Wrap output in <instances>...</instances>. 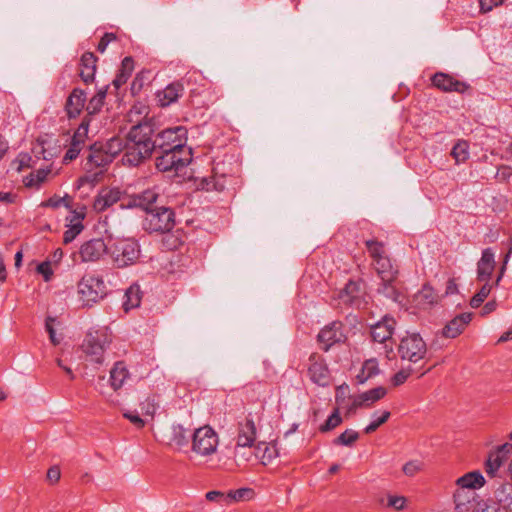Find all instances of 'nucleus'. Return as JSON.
I'll use <instances>...</instances> for the list:
<instances>
[{
	"label": "nucleus",
	"instance_id": "nucleus-1",
	"mask_svg": "<svg viewBox=\"0 0 512 512\" xmlns=\"http://www.w3.org/2000/svg\"><path fill=\"white\" fill-rule=\"evenodd\" d=\"M154 133V125L151 122L146 121L131 127L126 136L125 153L121 159L124 166L137 167L150 159L155 151Z\"/></svg>",
	"mask_w": 512,
	"mask_h": 512
},
{
	"label": "nucleus",
	"instance_id": "nucleus-2",
	"mask_svg": "<svg viewBox=\"0 0 512 512\" xmlns=\"http://www.w3.org/2000/svg\"><path fill=\"white\" fill-rule=\"evenodd\" d=\"M140 245L132 238H119L111 241L108 254L117 268L135 264L140 257Z\"/></svg>",
	"mask_w": 512,
	"mask_h": 512
},
{
	"label": "nucleus",
	"instance_id": "nucleus-3",
	"mask_svg": "<svg viewBox=\"0 0 512 512\" xmlns=\"http://www.w3.org/2000/svg\"><path fill=\"white\" fill-rule=\"evenodd\" d=\"M175 225V214L172 209L160 206L148 210L143 220V228L149 233H166Z\"/></svg>",
	"mask_w": 512,
	"mask_h": 512
},
{
	"label": "nucleus",
	"instance_id": "nucleus-4",
	"mask_svg": "<svg viewBox=\"0 0 512 512\" xmlns=\"http://www.w3.org/2000/svg\"><path fill=\"white\" fill-rule=\"evenodd\" d=\"M219 436L209 425L195 429L192 434L191 449L200 456H210L217 451Z\"/></svg>",
	"mask_w": 512,
	"mask_h": 512
},
{
	"label": "nucleus",
	"instance_id": "nucleus-5",
	"mask_svg": "<svg viewBox=\"0 0 512 512\" xmlns=\"http://www.w3.org/2000/svg\"><path fill=\"white\" fill-rule=\"evenodd\" d=\"M78 293L83 304L91 306L106 296L107 289L101 277L85 275L78 283Z\"/></svg>",
	"mask_w": 512,
	"mask_h": 512
},
{
	"label": "nucleus",
	"instance_id": "nucleus-6",
	"mask_svg": "<svg viewBox=\"0 0 512 512\" xmlns=\"http://www.w3.org/2000/svg\"><path fill=\"white\" fill-rule=\"evenodd\" d=\"M110 343L111 338L106 331L89 332L83 341L82 350L90 361L102 364L105 350Z\"/></svg>",
	"mask_w": 512,
	"mask_h": 512
},
{
	"label": "nucleus",
	"instance_id": "nucleus-7",
	"mask_svg": "<svg viewBox=\"0 0 512 512\" xmlns=\"http://www.w3.org/2000/svg\"><path fill=\"white\" fill-rule=\"evenodd\" d=\"M398 353L402 360L418 363L425 358L427 345L420 334H407L398 345Z\"/></svg>",
	"mask_w": 512,
	"mask_h": 512
},
{
	"label": "nucleus",
	"instance_id": "nucleus-8",
	"mask_svg": "<svg viewBox=\"0 0 512 512\" xmlns=\"http://www.w3.org/2000/svg\"><path fill=\"white\" fill-rule=\"evenodd\" d=\"M186 142V129L182 126L174 128H168L153 137V143H155V151H176L181 149H187L185 147Z\"/></svg>",
	"mask_w": 512,
	"mask_h": 512
},
{
	"label": "nucleus",
	"instance_id": "nucleus-9",
	"mask_svg": "<svg viewBox=\"0 0 512 512\" xmlns=\"http://www.w3.org/2000/svg\"><path fill=\"white\" fill-rule=\"evenodd\" d=\"M191 154L187 149L160 152L155 159L156 168L161 172L178 171L189 164Z\"/></svg>",
	"mask_w": 512,
	"mask_h": 512
},
{
	"label": "nucleus",
	"instance_id": "nucleus-10",
	"mask_svg": "<svg viewBox=\"0 0 512 512\" xmlns=\"http://www.w3.org/2000/svg\"><path fill=\"white\" fill-rule=\"evenodd\" d=\"M308 375L310 380L322 387L330 384V371L325 359L319 354H311L309 357Z\"/></svg>",
	"mask_w": 512,
	"mask_h": 512
},
{
	"label": "nucleus",
	"instance_id": "nucleus-11",
	"mask_svg": "<svg viewBox=\"0 0 512 512\" xmlns=\"http://www.w3.org/2000/svg\"><path fill=\"white\" fill-rule=\"evenodd\" d=\"M396 321L393 317L384 316L383 319L376 324L371 326V337L373 341L382 343L385 348L389 346V353L393 350L392 347V335L395 330Z\"/></svg>",
	"mask_w": 512,
	"mask_h": 512
},
{
	"label": "nucleus",
	"instance_id": "nucleus-12",
	"mask_svg": "<svg viewBox=\"0 0 512 512\" xmlns=\"http://www.w3.org/2000/svg\"><path fill=\"white\" fill-rule=\"evenodd\" d=\"M342 328L341 322L334 321L320 330L317 339L324 351H328L336 343L345 341L346 336Z\"/></svg>",
	"mask_w": 512,
	"mask_h": 512
},
{
	"label": "nucleus",
	"instance_id": "nucleus-13",
	"mask_svg": "<svg viewBox=\"0 0 512 512\" xmlns=\"http://www.w3.org/2000/svg\"><path fill=\"white\" fill-rule=\"evenodd\" d=\"M109 251L103 239L96 238L84 242L79 249V256L82 262H97Z\"/></svg>",
	"mask_w": 512,
	"mask_h": 512
},
{
	"label": "nucleus",
	"instance_id": "nucleus-14",
	"mask_svg": "<svg viewBox=\"0 0 512 512\" xmlns=\"http://www.w3.org/2000/svg\"><path fill=\"white\" fill-rule=\"evenodd\" d=\"M256 436L257 428L250 415L238 422L236 436V443H238V446L253 448Z\"/></svg>",
	"mask_w": 512,
	"mask_h": 512
},
{
	"label": "nucleus",
	"instance_id": "nucleus-15",
	"mask_svg": "<svg viewBox=\"0 0 512 512\" xmlns=\"http://www.w3.org/2000/svg\"><path fill=\"white\" fill-rule=\"evenodd\" d=\"M431 81L436 88L444 92L464 93L469 89V85L466 82L460 81L443 72L435 73L431 78Z\"/></svg>",
	"mask_w": 512,
	"mask_h": 512
},
{
	"label": "nucleus",
	"instance_id": "nucleus-16",
	"mask_svg": "<svg viewBox=\"0 0 512 512\" xmlns=\"http://www.w3.org/2000/svg\"><path fill=\"white\" fill-rule=\"evenodd\" d=\"M124 196L119 188H103L95 197L93 208L97 212H104L109 207L121 201Z\"/></svg>",
	"mask_w": 512,
	"mask_h": 512
},
{
	"label": "nucleus",
	"instance_id": "nucleus-17",
	"mask_svg": "<svg viewBox=\"0 0 512 512\" xmlns=\"http://www.w3.org/2000/svg\"><path fill=\"white\" fill-rule=\"evenodd\" d=\"M158 198L159 192L156 190V188H151L141 192L138 195L133 196L128 201V203L122 204V206H125L127 208L139 207L143 209L146 213H148V210H153L157 207L155 204Z\"/></svg>",
	"mask_w": 512,
	"mask_h": 512
},
{
	"label": "nucleus",
	"instance_id": "nucleus-18",
	"mask_svg": "<svg viewBox=\"0 0 512 512\" xmlns=\"http://www.w3.org/2000/svg\"><path fill=\"white\" fill-rule=\"evenodd\" d=\"M472 313H461L451 319L441 331V334L445 338H456L466 329L468 324L472 320Z\"/></svg>",
	"mask_w": 512,
	"mask_h": 512
},
{
	"label": "nucleus",
	"instance_id": "nucleus-19",
	"mask_svg": "<svg viewBox=\"0 0 512 512\" xmlns=\"http://www.w3.org/2000/svg\"><path fill=\"white\" fill-rule=\"evenodd\" d=\"M183 92V84L180 81H175L158 91L156 97L161 107H168L182 97Z\"/></svg>",
	"mask_w": 512,
	"mask_h": 512
},
{
	"label": "nucleus",
	"instance_id": "nucleus-20",
	"mask_svg": "<svg viewBox=\"0 0 512 512\" xmlns=\"http://www.w3.org/2000/svg\"><path fill=\"white\" fill-rule=\"evenodd\" d=\"M495 255L491 248L482 251L480 260L477 263V280L490 281L492 273L495 269Z\"/></svg>",
	"mask_w": 512,
	"mask_h": 512
},
{
	"label": "nucleus",
	"instance_id": "nucleus-21",
	"mask_svg": "<svg viewBox=\"0 0 512 512\" xmlns=\"http://www.w3.org/2000/svg\"><path fill=\"white\" fill-rule=\"evenodd\" d=\"M373 265L383 282L384 289H387L388 286H390L396 279L398 270L392 264L389 256L381 258L380 260L374 262Z\"/></svg>",
	"mask_w": 512,
	"mask_h": 512
},
{
	"label": "nucleus",
	"instance_id": "nucleus-22",
	"mask_svg": "<svg viewBox=\"0 0 512 512\" xmlns=\"http://www.w3.org/2000/svg\"><path fill=\"white\" fill-rule=\"evenodd\" d=\"M86 102V94L81 89H74L67 98L65 110L69 118H76L82 112Z\"/></svg>",
	"mask_w": 512,
	"mask_h": 512
},
{
	"label": "nucleus",
	"instance_id": "nucleus-23",
	"mask_svg": "<svg viewBox=\"0 0 512 512\" xmlns=\"http://www.w3.org/2000/svg\"><path fill=\"white\" fill-rule=\"evenodd\" d=\"M97 57L92 52H85L80 59V77L83 82L91 83L96 72Z\"/></svg>",
	"mask_w": 512,
	"mask_h": 512
},
{
	"label": "nucleus",
	"instance_id": "nucleus-24",
	"mask_svg": "<svg viewBox=\"0 0 512 512\" xmlns=\"http://www.w3.org/2000/svg\"><path fill=\"white\" fill-rule=\"evenodd\" d=\"M387 393L385 387L379 386L368 391H365L354 398L353 406L355 408L362 406H370L376 401L382 399Z\"/></svg>",
	"mask_w": 512,
	"mask_h": 512
},
{
	"label": "nucleus",
	"instance_id": "nucleus-25",
	"mask_svg": "<svg viewBox=\"0 0 512 512\" xmlns=\"http://www.w3.org/2000/svg\"><path fill=\"white\" fill-rule=\"evenodd\" d=\"M129 378V371L123 361H118L114 364L110 371L109 382L114 391L121 389L125 381Z\"/></svg>",
	"mask_w": 512,
	"mask_h": 512
},
{
	"label": "nucleus",
	"instance_id": "nucleus-26",
	"mask_svg": "<svg viewBox=\"0 0 512 512\" xmlns=\"http://www.w3.org/2000/svg\"><path fill=\"white\" fill-rule=\"evenodd\" d=\"M254 456L260 460L261 464L267 465L278 456V451L274 444L260 442L254 448Z\"/></svg>",
	"mask_w": 512,
	"mask_h": 512
},
{
	"label": "nucleus",
	"instance_id": "nucleus-27",
	"mask_svg": "<svg viewBox=\"0 0 512 512\" xmlns=\"http://www.w3.org/2000/svg\"><path fill=\"white\" fill-rule=\"evenodd\" d=\"M485 479L479 471H472L464 474L456 480V486L472 491L483 487Z\"/></svg>",
	"mask_w": 512,
	"mask_h": 512
},
{
	"label": "nucleus",
	"instance_id": "nucleus-28",
	"mask_svg": "<svg viewBox=\"0 0 512 512\" xmlns=\"http://www.w3.org/2000/svg\"><path fill=\"white\" fill-rule=\"evenodd\" d=\"M133 70H134L133 58L130 56L125 57L121 62V67H120L115 79L112 81V85L114 86L116 91L127 82V80L132 75Z\"/></svg>",
	"mask_w": 512,
	"mask_h": 512
},
{
	"label": "nucleus",
	"instance_id": "nucleus-29",
	"mask_svg": "<svg viewBox=\"0 0 512 512\" xmlns=\"http://www.w3.org/2000/svg\"><path fill=\"white\" fill-rule=\"evenodd\" d=\"M81 128H83V125L78 129L77 132L74 133L72 137L71 144L63 157L64 163H68L69 161L76 159L80 154L84 144V136L86 134V128H84L83 133L80 132Z\"/></svg>",
	"mask_w": 512,
	"mask_h": 512
},
{
	"label": "nucleus",
	"instance_id": "nucleus-30",
	"mask_svg": "<svg viewBox=\"0 0 512 512\" xmlns=\"http://www.w3.org/2000/svg\"><path fill=\"white\" fill-rule=\"evenodd\" d=\"M113 159L106 153L101 145L94 144L88 156V163L91 166L105 167L110 164Z\"/></svg>",
	"mask_w": 512,
	"mask_h": 512
},
{
	"label": "nucleus",
	"instance_id": "nucleus-31",
	"mask_svg": "<svg viewBox=\"0 0 512 512\" xmlns=\"http://www.w3.org/2000/svg\"><path fill=\"white\" fill-rule=\"evenodd\" d=\"M123 307L125 311L137 308L142 299V291L136 283L132 284L125 292Z\"/></svg>",
	"mask_w": 512,
	"mask_h": 512
},
{
	"label": "nucleus",
	"instance_id": "nucleus-32",
	"mask_svg": "<svg viewBox=\"0 0 512 512\" xmlns=\"http://www.w3.org/2000/svg\"><path fill=\"white\" fill-rule=\"evenodd\" d=\"M220 167L219 164H217L216 167H214L213 171L214 174L208 178L204 179V188L206 190H215V191H223L226 186V174L220 173Z\"/></svg>",
	"mask_w": 512,
	"mask_h": 512
},
{
	"label": "nucleus",
	"instance_id": "nucleus-33",
	"mask_svg": "<svg viewBox=\"0 0 512 512\" xmlns=\"http://www.w3.org/2000/svg\"><path fill=\"white\" fill-rule=\"evenodd\" d=\"M51 173L50 166H46L44 168H39L34 172H31L29 175H27L23 182L26 187L30 188H39L42 183H44L48 177V175Z\"/></svg>",
	"mask_w": 512,
	"mask_h": 512
},
{
	"label": "nucleus",
	"instance_id": "nucleus-34",
	"mask_svg": "<svg viewBox=\"0 0 512 512\" xmlns=\"http://www.w3.org/2000/svg\"><path fill=\"white\" fill-rule=\"evenodd\" d=\"M415 301L422 308H428L437 303L438 296L431 286L424 285L422 289L415 295Z\"/></svg>",
	"mask_w": 512,
	"mask_h": 512
},
{
	"label": "nucleus",
	"instance_id": "nucleus-35",
	"mask_svg": "<svg viewBox=\"0 0 512 512\" xmlns=\"http://www.w3.org/2000/svg\"><path fill=\"white\" fill-rule=\"evenodd\" d=\"M506 461L499 452L492 451L489 453L485 463V471L488 476L495 477L500 467Z\"/></svg>",
	"mask_w": 512,
	"mask_h": 512
},
{
	"label": "nucleus",
	"instance_id": "nucleus-36",
	"mask_svg": "<svg viewBox=\"0 0 512 512\" xmlns=\"http://www.w3.org/2000/svg\"><path fill=\"white\" fill-rule=\"evenodd\" d=\"M106 153L114 160L121 152L125 153L126 139L120 137H112L105 144H101Z\"/></svg>",
	"mask_w": 512,
	"mask_h": 512
},
{
	"label": "nucleus",
	"instance_id": "nucleus-37",
	"mask_svg": "<svg viewBox=\"0 0 512 512\" xmlns=\"http://www.w3.org/2000/svg\"><path fill=\"white\" fill-rule=\"evenodd\" d=\"M474 496V491L456 486V489L453 493L456 509H463L467 504L471 502V500L474 499Z\"/></svg>",
	"mask_w": 512,
	"mask_h": 512
},
{
	"label": "nucleus",
	"instance_id": "nucleus-38",
	"mask_svg": "<svg viewBox=\"0 0 512 512\" xmlns=\"http://www.w3.org/2000/svg\"><path fill=\"white\" fill-rule=\"evenodd\" d=\"M379 373L378 362L376 359H368L364 362L361 372L357 375L359 383L366 382L369 378Z\"/></svg>",
	"mask_w": 512,
	"mask_h": 512
},
{
	"label": "nucleus",
	"instance_id": "nucleus-39",
	"mask_svg": "<svg viewBox=\"0 0 512 512\" xmlns=\"http://www.w3.org/2000/svg\"><path fill=\"white\" fill-rule=\"evenodd\" d=\"M452 157L457 164L464 163L469 158V144L465 140H459L452 148Z\"/></svg>",
	"mask_w": 512,
	"mask_h": 512
},
{
	"label": "nucleus",
	"instance_id": "nucleus-40",
	"mask_svg": "<svg viewBox=\"0 0 512 512\" xmlns=\"http://www.w3.org/2000/svg\"><path fill=\"white\" fill-rule=\"evenodd\" d=\"M74 218L76 220V224H69V228L64 232L63 242L65 244L72 242L84 228L82 224L83 217L80 214L74 213Z\"/></svg>",
	"mask_w": 512,
	"mask_h": 512
},
{
	"label": "nucleus",
	"instance_id": "nucleus-41",
	"mask_svg": "<svg viewBox=\"0 0 512 512\" xmlns=\"http://www.w3.org/2000/svg\"><path fill=\"white\" fill-rule=\"evenodd\" d=\"M365 244L370 257L373 260V263L385 256H388L386 254L385 245L383 242H379L377 240H367Z\"/></svg>",
	"mask_w": 512,
	"mask_h": 512
},
{
	"label": "nucleus",
	"instance_id": "nucleus-42",
	"mask_svg": "<svg viewBox=\"0 0 512 512\" xmlns=\"http://www.w3.org/2000/svg\"><path fill=\"white\" fill-rule=\"evenodd\" d=\"M190 437L192 438V435H190L189 431L183 428V426L178 425L173 427L171 443L182 448L188 444Z\"/></svg>",
	"mask_w": 512,
	"mask_h": 512
},
{
	"label": "nucleus",
	"instance_id": "nucleus-43",
	"mask_svg": "<svg viewBox=\"0 0 512 512\" xmlns=\"http://www.w3.org/2000/svg\"><path fill=\"white\" fill-rule=\"evenodd\" d=\"M107 86L100 89L96 95H94L88 102L86 107L89 114L98 113L104 105V100L107 94Z\"/></svg>",
	"mask_w": 512,
	"mask_h": 512
},
{
	"label": "nucleus",
	"instance_id": "nucleus-44",
	"mask_svg": "<svg viewBox=\"0 0 512 512\" xmlns=\"http://www.w3.org/2000/svg\"><path fill=\"white\" fill-rule=\"evenodd\" d=\"M484 284L480 288V290L471 298L470 300V306L472 308H478L482 305V303L485 301V299L489 296L493 284H491L488 281H483Z\"/></svg>",
	"mask_w": 512,
	"mask_h": 512
},
{
	"label": "nucleus",
	"instance_id": "nucleus-45",
	"mask_svg": "<svg viewBox=\"0 0 512 512\" xmlns=\"http://www.w3.org/2000/svg\"><path fill=\"white\" fill-rule=\"evenodd\" d=\"M358 438L359 434L357 431L353 429H346L336 439H334L333 443L335 445L352 446Z\"/></svg>",
	"mask_w": 512,
	"mask_h": 512
},
{
	"label": "nucleus",
	"instance_id": "nucleus-46",
	"mask_svg": "<svg viewBox=\"0 0 512 512\" xmlns=\"http://www.w3.org/2000/svg\"><path fill=\"white\" fill-rule=\"evenodd\" d=\"M254 455V450L248 447H240L238 443L235 445L234 458L238 466L244 465L249 462Z\"/></svg>",
	"mask_w": 512,
	"mask_h": 512
},
{
	"label": "nucleus",
	"instance_id": "nucleus-47",
	"mask_svg": "<svg viewBox=\"0 0 512 512\" xmlns=\"http://www.w3.org/2000/svg\"><path fill=\"white\" fill-rule=\"evenodd\" d=\"M254 495V491L250 488H240L230 491L227 495V504L237 501L250 500Z\"/></svg>",
	"mask_w": 512,
	"mask_h": 512
},
{
	"label": "nucleus",
	"instance_id": "nucleus-48",
	"mask_svg": "<svg viewBox=\"0 0 512 512\" xmlns=\"http://www.w3.org/2000/svg\"><path fill=\"white\" fill-rule=\"evenodd\" d=\"M342 423V417L340 416L339 410L335 409L333 413L327 418V420L319 427V431L322 433L329 432L335 429Z\"/></svg>",
	"mask_w": 512,
	"mask_h": 512
},
{
	"label": "nucleus",
	"instance_id": "nucleus-49",
	"mask_svg": "<svg viewBox=\"0 0 512 512\" xmlns=\"http://www.w3.org/2000/svg\"><path fill=\"white\" fill-rule=\"evenodd\" d=\"M512 490L511 485H501L495 492L497 501L503 506H510L512 504Z\"/></svg>",
	"mask_w": 512,
	"mask_h": 512
},
{
	"label": "nucleus",
	"instance_id": "nucleus-50",
	"mask_svg": "<svg viewBox=\"0 0 512 512\" xmlns=\"http://www.w3.org/2000/svg\"><path fill=\"white\" fill-rule=\"evenodd\" d=\"M389 411H383L380 416H377L376 413L372 415V421L369 425L366 426L364 429L366 434L373 433L377 430L378 427H380L382 424H384L390 417Z\"/></svg>",
	"mask_w": 512,
	"mask_h": 512
},
{
	"label": "nucleus",
	"instance_id": "nucleus-51",
	"mask_svg": "<svg viewBox=\"0 0 512 512\" xmlns=\"http://www.w3.org/2000/svg\"><path fill=\"white\" fill-rule=\"evenodd\" d=\"M140 406L145 415L153 417L159 407V404L155 395H149L143 402H141Z\"/></svg>",
	"mask_w": 512,
	"mask_h": 512
},
{
	"label": "nucleus",
	"instance_id": "nucleus-52",
	"mask_svg": "<svg viewBox=\"0 0 512 512\" xmlns=\"http://www.w3.org/2000/svg\"><path fill=\"white\" fill-rule=\"evenodd\" d=\"M423 463L419 460H411L404 464L402 471L408 477H413L423 470Z\"/></svg>",
	"mask_w": 512,
	"mask_h": 512
},
{
	"label": "nucleus",
	"instance_id": "nucleus-53",
	"mask_svg": "<svg viewBox=\"0 0 512 512\" xmlns=\"http://www.w3.org/2000/svg\"><path fill=\"white\" fill-rule=\"evenodd\" d=\"M387 500V506L397 511H401L406 507L407 499L404 496L388 495Z\"/></svg>",
	"mask_w": 512,
	"mask_h": 512
},
{
	"label": "nucleus",
	"instance_id": "nucleus-54",
	"mask_svg": "<svg viewBox=\"0 0 512 512\" xmlns=\"http://www.w3.org/2000/svg\"><path fill=\"white\" fill-rule=\"evenodd\" d=\"M55 321H56L55 318L47 317L46 322H45V329L49 334V338H50V341L52 342V344L58 345L61 342V338L57 337V335H56V331L54 328Z\"/></svg>",
	"mask_w": 512,
	"mask_h": 512
},
{
	"label": "nucleus",
	"instance_id": "nucleus-55",
	"mask_svg": "<svg viewBox=\"0 0 512 512\" xmlns=\"http://www.w3.org/2000/svg\"><path fill=\"white\" fill-rule=\"evenodd\" d=\"M412 370L411 369H402L398 371L392 378L391 383L393 386H399L403 384L408 377L411 375Z\"/></svg>",
	"mask_w": 512,
	"mask_h": 512
},
{
	"label": "nucleus",
	"instance_id": "nucleus-56",
	"mask_svg": "<svg viewBox=\"0 0 512 512\" xmlns=\"http://www.w3.org/2000/svg\"><path fill=\"white\" fill-rule=\"evenodd\" d=\"M116 39L117 37L114 33H105L98 43L97 50L100 53H104L109 43L115 41Z\"/></svg>",
	"mask_w": 512,
	"mask_h": 512
},
{
	"label": "nucleus",
	"instance_id": "nucleus-57",
	"mask_svg": "<svg viewBox=\"0 0 512 512\" xmlns=\"http://www.w3.org/2000/svg\"><path fill=\"white\" fill-rule=\"evenodd\" d=\"M37 271L44 277L45 281H49L53 274V271L51 269V264L49 261H44V262L40 263L37 266Z\"/></svg>",
	"mask_w": 512,
	"mask_h": 512
},
{
	"label": "nucleus",
	"instance_id": "nucleus-58",
	"mask_svg": "<svg viewBox=\"0 0 512 512\" xmlns=\"http://www.w3.org/2000/svg\"><path fill=\"white\" fill-rule=\"evenodd\" d=\"M504 0H479L480 10L484 13L490 12L494 7L501 5Z\"/></svg>",
	"mask_w": 512,
	"mask_h": 512
},
{
	"label": "nucleus",
	"instance_id": "nucleus-59",
	"mask_svg": "<svg viewBox=\"0 0 512 512\" xmlns=\"http://www.w3.org/2000/svg\"><path fill=\"white\" fill-rule=\"evenodd\" d=\"M33 152L37 158H42L44 160H49L53 157V153L48 152L44 147V142L38 143L33 149Z\"/></svg>",
	"mask_w": 512,
	"mask_h": 512
},
{
	"label": "nucleus",
	"instance_id": "nucleus-60",
	"mask_svg": "<svg viewBox=\"0 0 512 512\" xmlns=\"http://www.w3.org/2000/svg\"><path fill=\"white\" fill-rule=\"evenodd\" d=\"M123 416L128 419L132 424H134L137 428H142L145 425L144 420L134 412H125Z\"/></svg>",
	"mask_w": 512,
	"mask_h": 512
},
{
	"label": "nucleus",
	"instance_id": "nucleus-61",
	"mask_svg": "<svg viewBox=\"0 0 512 512\" xmlns=\"http://www.w3.org/2000/svg\"><path fill=\"white\" fill-rule=\"evenodd\" d=\"M206 499L209 501H218L223 504H227V498L226 495L219 492V491H209L206 494Z\"/></svg>",
	"mask_w": 512,
	"mask_h": 512
},
{
	"label": "nucleus",
	"instance_id": "nucleus-62",
	"mask_svg": "<svg viewBox=\"0 0 512 512\" xmlns=\"http://www.w3.org/2000/svg\"><path fill=\"white\" fill-rule=\"evenodd\" d=\"M64 201V198L59 196L50 197L48 200L44 201L41 205L44 207L58 208L61 203Z\"/></svg>",
	"mask_w": 512,
	"mask_h": 512
},
{
	"label": "nucleus",
	"instance_id": "nucleus-63",
	"mask_svg": "<svg viewBox=\"0 0 512 512\" xmlns=\"http://www.w3.org/2000/svg\"><path fill=\"white\" fill-rule=\"evenodd\" d=\"M458 293V284L455 278L447 281L445 295H454Z\"/></svg>",
	"mask_w": 512,
	"mask_h": 512
},
{
	"label": "nucleus",
	"instance_id": "nucleus-64",
	"mask_svg": "<svg viewBox=\"0 0 512 512\" xmlns=\"http://www.w3.org/2000/svg\"><path fill=\"white\" fill-rule=\"evenodd\" d=\"M60 469L56 466L51 467L47 472V479L50 482H57L60 479Z\"/></svg>",
	"mask_w": 512,
	"mask_h": 512
}]
</instances>
